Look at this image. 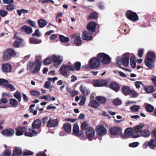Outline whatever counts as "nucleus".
I'll return each instance as SVG.
<instances>
[{"instance_id":"obj_1","label":"nucleus","mask_w":156,"mask_h":156,"mask_svg":"<svg viewBox=\"0 0 156 156\" xmlns=\"http://www.w3.org/2000/svg\"><path fill=\"white\" fill-rule=\"evenodd\" d=\"M144 127L143 124L140 123L134 128V133L133 135V137L137 138L140 135L144 137H147L151 134L150 131L147 129H143Z\"/></svg>"},{"instance_id":"obj_2","label":"nucleus","mask_w":156,"mask_h":156,"mask_svg":"<svg viewBox=\"0 0 156 156\" xmlns=\"http://www.w3.org/2000/svg\"><path fill=\"white\" fill-rule=\"evenodd\" d=\"M27 66V69L30 70L32 73H37L40 69L41 62L39 59H37L34 62H29Z\"/></svg>"},{"instance_id":"obj_3","label":"nucleus","mask_w":156,"mask_h":156,"mask_svg":"<svg viewBox=\"0 0 156 156\" xmlns=\"http://www.w3.org/2000/svg\"><path fill=\"white\" fill-rule=\"evenodd\" d=\"M73 67H71L70 65H63L60 69V72L63 76L68 78L70 75V70L73 71Z\"/></svg>"},{"instance_id":"obj_4","label":"nucleus","mask_w":156,"mask_h":156,"mask_svg":"<svg viewBox=\"0 0 156 156\" xmlns=\"http://www.w3.org/2000/svg\"><path fill=\"white\" fill-rule=\"evenodd\" d=\"M129 53H126L124 55L123 58L120 56H118L116 58V62L119 65L122 64L124 66L127 67L129 65Z\"/></svg>"},{"instance_id":"obj_5","label":"nucleus","mask_w":156,"mask_h":156,"mask_svg":"<svg viewBox=\"0 0 156 156\" xmlns=\"http://www.w3.org/2000/svg\"><path fill=\"white\" fill-rule=\"evenodd\" d=\"M100 62L103 64H107L110 62V58L108 55L104 53H99L97 56Z\"/></svg>"},{"instance_id":"obj_6","label":"nucleus","mask_w":156,"mask_h":156,"mask_svg":"<svg viewBox=\"0 0 156 156\" xmlns=\"http://www.w3.org/2000/svg\"><path fill=\"white\" fill-rule=\"evenodd\" d=\"M52 59L54 66L56 68H58L63 61V58L62 56L54 55L52 56Z\"/></svg>"},{"instance_id":"obj_7","label":"nucleus","mask_w":156,"mask_h":156,"mask_svg":"<svg viewBox=\"0 0 156 156\" xmlns=\"http://www.w3.org/2000/svg\"><path fill=\"white\" fill-rule=\"evenodd\" d=\"M126 16L128 19L133 22L136 21L139 19L138 16L136 13L130 10L126 12Z\"/></svg>"},{"instance_id":"obj_8","label":"nucleus","mask_w":156,"mask_h":156,"mask_svg":"<svg viewBox=\"0 0 156 156\" xmlns=\"http://www.w3.org/2000/svg\"><path fill=\"white\" fill-rule=\"evenodd\" d=\"M100 61L97 57H94L89 62V65L92 69L97 68L100 66Z\"/></svg>"},{"instance_id":"obj_9","label":"nucleus","mask_w":156,"mask_h":156,"mask_svg":"<svg viewBox=\"0 0 156 156\" xmlns=\"http://www.w3.org/2000/svg\"><path fill=\"white\" fill-rule=\"evenodd\" d=\"M41 129H39L37 131L33 128L28 129V131L25 133V135L26 136L29 137H32L34 136H36L39 134L41 131Z\"/></svg>"},{"instance_id":"obj_10","label":"nucleus","mask_w":156,"mask_h":156,"mask_svg":"<svg viewBox=\"0 0 156 156\" xmlns=\"http://www.w3.org/2000/svg\"><path fill=\"white\" fill-rule=\"evenodd\" d=\"M9 81L4 79H0V85H4L5 86L9 88L11 90L14 91L16 90L14 86L12 84L9 83Z\"/></svg>"},{"instance_id":"obj_11","label":"nucleus","mask_w":156,"mask_h":156,"mask_svg":"<svg viewBox=\"0 0 156 156\" xmlns=\"http://www.w3.org/2000/svg\"><path fill=\"white\" fill-rule=\"evenodd\" d=\"M96 131L97 134L99 136H104L107 133V130L102 125L97 126Z\"/></svg>"},{"instance_id":"obj_12","label":"nucleus","mask_w":156,"mask_h":156,"mask_svg":"<svg viewBox=\"0 0 156 156\" xmlns=\"http://www.w3.org/2000/svg\"><path fill=\"white\" fill-rule=\"evenodd\" d=\"M110 133L112 135H119L122 133L121 129L117 127H113L110 130Z\"/></svg>"},{"instance_id":"obj_13","label":"nucleus","mask_w":156,"mask_h":156,"mask_svg":"<svg viewBox=\"0 0 156 156\" xmlns=\"http://www.w3.org/2000/svg\"><path fill=\"white\" fill-rule=\"evenodd\" d=\"M1 68L2 71L5 73L10 72L12 70V67L11 65L8 63L2 64Z\"/></svg>"},{"instance_id":"obj_14","label":"nucleus","mask_w":156,"mask_h":156,"mask_svg":"<svg viewBox=\"0 0 156 156\" xmlns=\"http://www.w3.org/2000/svg\"><path fill=\"white\" fill-rule=\"evenodd\" d=\"M106 81L104 80H95L93 83L94 86L95 87H102L105 86L107 84Z\"/></svg>"},{"instance_id":"obj_15","label":"nucleus","mask_w":156,"mask_h":156,"mask_svg":"<svg viewBox=\"0 0 156 156\" xmlns=\"http://www.w3.org/2000/svg\"><path fill=\"white\" fill-rule=\"evenodd\" d=\"M96 23L93 21L90 22L87 26V29L89 32H94L95 31Z\"/></svg>"},{"instance_id":"obj_16","label":"nucleus","mask_w":156,"mask_h":156,"mask_svg":"<svg viewBox=\"0 0 156 156\" xmlns=\"http://www.w3.org/2000/svg\"><path fill=\"white\" fill-rule=\"evenodd\" d=\"M15 132L14 129H8L3 130L2 131V134L6 136H11L13 135Z\"/></svg>"},{"instance_id":"obj_17","label":"nucleus","mask_w":156,"mask_h":156,"mask_svg":"<svg viewBox=\"0 0 156 156\" xmlns=\"http://www.w3.org/2000/svg\"><path fill=\"white\" fill-rule=\"evenodd\" d=\"M86 133L89 138L92 137L95 134L94 130L93 128L89 127L86 129Z\"/></svg>"},{"instance_id":"obj_18","label":"nucleus","mask_w":156,"mask_h":156,"mask_svg":"<svg viewBox=\"0 0 156 156\" xmlns=\"http://www.w3.org/2000/svg\"><path fill=\"white\" fill-rule=\"evenodd\" d=\"M41 125V122L40 120L37 119L34 121L32 123V128L34 129H41L40 127Z\"/></svg>"},{"instance_id":"obj_19","label":"nucleus","mask_w":156,"mask_h":156,"mask_svg":"<svg viewBox=\"0 0 156 156\" xmlns=\"http://www.w3.org/2000/svg\"><path fill=\"white\" fill-rule=\"evenodd\" d=\"M154 60L153 59L147 58L145 60V63L148 67L152 68L154 66Z\"/></svg>"},{"instance_id":"obj_20","label":"nucleus","mask_w":156,"mask_h":156,"mask_svg":"<svg viewBox=\"0 0 156 156\" xmlns=\"http://www.w3.org/2000/svg\"><path fill=\"white\" fill-rule=\"evenodd\" d=\"M22 31L25 32L27 34H29L33 32L32 30L31 27L29 26L24 25L22 27L21 29Z\"/></svg>"},{"instance_id":"obj_21","label":"nucleus","mask_w":156,"mask_h":156,"mask_svg":"<svg viewBox=\"0 0 156 156\" xmlns=\"http://www.w3.org/2000/svg\"><path fill=\"white\" fill-rule=\"evenodd\" d=\"M111 88L116 92H118L120 88V87L117 83L115 82L111 83L110 84Z\"/></svg>"},{"instance_id":"obj_22","label":"nucleus","mask_w":156,"mask_h":156,"mask_svg":"<svg viewBox=\"0 0 156 156\" xmlns=\"http://www.w3.org/2000/svg\"><path fill=\"white\" fill-rule=\"evenodd\" d=\"M22 153L21 148L19 147H15L14 148L11 156H20L22 154Z\"/></svg>"},{"instance_id":"obj_23","label":"nucleus","mask_w":156,"mask_h":156,"mask_svg":"<svg viewBox=\"0 0 156 156\" xmlns=\"http://www.w3.org/2000/svg\"><path fill=\"white\" fill-rule=\"evenodd\" d=\"M82 38L83 40H90L92 39V36L91 33H89L86 30L84 31L83 33Z\"/></svg>"},{"instance_id":"obj_24","label":"nucleus","mask_w":156,"mask_h":156,"mask_svg":"<svg viewBox=\"0 0 156 156\" xmlns=\"http://www.w3.org/2000/svg\"><path fill=\"white\" fill-rule=\"evenodd\" d=\"M79 129L78 125L77 124H75L73 128V133L77 136L82 135L83 132L79 131Z\"/></svg>"},{"instance_id":"obj_25","label":"nucleus","mask_w":156,"mask_h":156,"mask_svg":"<svg viewBox=\"0 0 156 156\" xmlns=\"http://www.w3.org/2000/svg\"><path fill=\"white\" fill-rule=\"evenodd\" d=\"M145 145L148 146L153 148L154 147H156V140L151 139L149 142L147 141L144 143Z\"/></svg>"},{"instance_id":"obj_26","label":"nucleus","mask_w":156,"mask_h":156,"mask_svg":"<svg viewBox=\"0 0 156 156\" xmlns=\"http://www.w3.org/2000/svg\"><path fill=\"white\" fill-rule=\"evenodd\" d=\"M80 90L82 94L86 95H88L90 93V90L83 84L81 85Z\"/></svg>"},{"instance_id":"obj_27","label":"nucleus","mask_w":156,"mask_h":156,"mask_svg":"<svg viewBox=\"0 0 156 156\" xmlns=\"http://www.w3.org/2000/svg\"><path fill=\"white\" fill-rule=\"evenodd\" d=\"M88 106L92 108H96L99 107L100 105L95 100H91L89 102Z\"/></svg>"},{"instance_id":"obj_28","label":"nucleus","mask_w":156,"mask_h":156,"mask_svg":"<svg viewBox=\"0 0 156 156\" xmlns=\"http://www.w3.org/2000/svg\"><path fill=\"white\" fill-rule=\"evenodd\" d=\"M41 41V40L37 39L34 37H30L29 40V43L31 44H37L40 43Z\"/></svg>"},{"instance_id":"obj_29","label":"nucleus","mask_w":156,"mask_h":156,"mask_svg":"<svg viewBox=\"0 0 156 156\" xmlns=\"http://www.w3.org/2000/svg\"><path fill=\"white\" fill-rule=\"evenodd\" d=\"M122 93L125 95H127L130 93V89L129 87L124 86L122 89Z\"/></svg>"},{"instance_id":"obj_30","label":"nucleus","mask_w":156,"mask_h":156,"mask_svg":"<svg viewBox=\"0 0 156 156\" xmlns=\"http://www.w3.org/2000/svg\"><path fill=\"white\" fill-rule=\"evenodd\" d=\"M64 128L67 132L70 133L71 131V126L69 123H65L64 125Z\"/></svg>"},{"instance_id":"obj_31","label":"nucleus","mask_w":156,"mask_h":156,"mask_svg":"<svg viewBox=\"0 0 156 156\" xmlns=\"http://www.w3.org/2000/svg\"><path fill=\"white\" fill-rule=\"evenodd\" d=\"M22 41V40L21 38H18L14 43V47L16 48H19L21 45Z\"/></svg>"},{"instance_id":"obj_32","label":"nucleus","mask_w":156,"mask_h":156,"mask_svg":"<svg viewBox=\"0 0 156 156\" xmlns=\"http://www.w3.org/2000/svg\"><path fill=\"white\" fill-rule=\"evenodd\" d=\"M58 120L57 119H49V127H54L57 126L58 124Z\"/></svg>"},{"instance_id":"obj_33","label":"nucleus","mask_w":156,"mask_h":156,"mask_svg":"<svg viewBox=\"0 0 156 156\" xmlns=\"http://www.w3.org/2000/svg\"><path fill=\"white\" fill-rule=\"evenodd\" d=\"M134 132V130L133 128H128L126 129L125 131V135L127 136H131L132 135L133 136V135L134 134L133 133Z\"/></svg>"},{"instance_id":"obj_34","label":"nucleus","mask_w":156,"mask_h":156,"mask_svg":"<svg viewBox=\"0 0 156 156\" xmlns=\"http://www.w3.org/2000/svg\"><path fill=\"white\" fill-rule=\"evenodd\" d=\"M144 90L148 93H150L154 91L153 87L151 86L145 87H144Z\"/></svg>"},{"instance_id":"obj_35","label":"nucleus","mask_w":156,"mask_h":156,"mask_svg":"<svg viewBox=\"0 0 156 156\" xmlns=\"http://www.w3.org/2000/svg\"><path fill=\"white\" fill-rule=\"evenodd\" d=\"M38 23L41 28L44 27L47 24V22L42 19H41L38 20Z\"/></svg>"},{"instance_id":"obj_36","label":"nucleus","mask_w":156,"mask_h":156,"mask_svg":"<svg viewBox=\"0 0 156 156\" xmlns=\"http://www.w3.org/2000/svg\"><path fill=\"white\" fill-rule=\"evenodd\" d=\"M96 99L101 104H104L106 101V99L102 96H97L96 97Z\"/></svg>"},{"instance_id":"obj_37","label":"nucleus","mask_w":156,"mask_h":156,"mask_svg":"<svg viewBox=\"0 0 156 156\" xmlns=\"http://www.w3.org/2000/svg\"><path fill=\"white\" fill-rule=\"evenodd\" d=\"M14 97L16 98L18 101L19 102H20L21 100V93L19 91H17L14 94Z\"/></svg>"},{"instance_id":"obj_38","label":"nucleus","mask_w":156,"mask_h":156,"mask_svg":"<svg viewBox=\"0 0 156 156\" xmlns=\"http://www.w3.org/2000/svg\"><path fill=\"white\" fill-rule=\"evenodd\" d=\"M18 103V101L15 99L12 98L9 100V104L13 107H16Z\"/></svg>"},{"instance_id":"obj_39","label":"nucleus","mask_w":156,"mask_h":156,"mask_svg":"<svg viewBox=\"0 0 156 156\" xmlns=\"http://www.w3.org/2000/svg\"><path fill=\"white\" fill-rule=\"evenodd\" d=\"M71 67H73V71L75 70H79L80 69L81 63L80 62H75L74 64V66H70Z\"/></svg>"},{"instance_id":"obj_40","label":"nucleus","mask_w":156,"mask_h":156,"mask_svg":"<svg viewBox=\"0 0 156 156\" xmlns=\"http://www.w3.org/2000/svg\"><path fill=\"white\" fill-rule=\"evenodd\" d=\"M75 43L77 46L81 45V40L80 37H77L74 40Z\"/></svg>"},{"instance_id":"obj_41","label":"nucleus","mask_w":156,"mask_h":156,"mask_svg":"<svg viewBox=\"0 0 156 156\" xmlns=\"http://www.w3.org/2000/svg\"><path fill=\"white\" fill-rule=\"evenodd\" d=\"M16 12L19 16H20L22 13H27L28 12L29 10L24 9H17Z\"/></svg>"},{"instance_id":"obj_42","label":"nucleus","mask_w":156,"mask_h":156,"mask_svg":"<svg viewBox=\"0 0 156 156\" xmlns=\"http://www.w3.org/2000/svg\"><path fill=\"white\" fill-rule=\"evenodd\" d=\"M11 154V151L9 149H6L2 154L1 156H10Z\"/></svg>"},{"instance_id":"obj_43","label":"nucleus","mask_w":156,"mask_h":156,"mask_svg":"<svg viewBox=\"0 0 156 156\" xmlns=\"http://www.w3.org/2000/svg\"><path fill=\"white\" fill-rule=\"evenodd\" d=\"M15 5L13 4H9L6 6V10L9 11H12L15 9Z\"/></svg>"},{"instance_id":"obj_44","label":"nucleus","mask_w":156,"mask_h":156,"mask_svg":"<svg viewBox=\"0 0 156 156\" xmlns=\"http://www.w3.org/2000/svg\"><path fill=\"white\" fill-rule=\"evenodd\" d=\"M98 14L96 12H92L90 15L88 19L89 20L97 19L98 18Z\"/></svg>"},{"instance_id":"obj_45","label":"nucleus","mask_w":156,"mask_h":156,"mask_svg":"<svg viewBox=\"0 0 156 156\" xmlns=\"http://www.w3.org/2000/svg\"><path fill=\"white\" fill-rule=\"evenodd\" d=\"M145 108L146 111L149 112H152L154 109V107L149 104H148L146 105Z\"/></svg>"},{"instance_id":"obj_46","label":"nucleus","mask_w":156,"mask_h":156,"mask_svg":"<svg viewBox=\"0 0 156 156\" xmlns=\"http://www.w3.org/2000/svg\"><path fill=\"white\" fill-rule=\"evenodd\" d=\"M6 52H8V54H9L11 57L12 56H15L16 55V52L11 48L8 49Z\"/></svg>"},{"instance_id":"obj_47","label":"nucleus","mask_w":156,"mask_h":156,"mask_svg":"<svg viewBox=\"0 0 156 156\" xmlns=\"http://www.w3.org/2000/svg\"><path fill=\"white\" fill-rule=\"evenodd\" d=\"M60 39L62 42H67L69 41V38L66 37L63 35H59Z\"/></svg>"},{"instance_id":"obj_48","label":"nucleus","mask_w":156,"mask_h":156,"mask_svg":"<svg viewBox=\"0 0 156 156\" xmlns=\"http://www.w3.org/2000/svg\"><path fill=\"white\" fill-rule=\"evenodd\" d=\"M42 122L43 125L46 124L47 127H49V119L48 117L45 116L42 119Z\"/></svg>"},{"instance_id":"obj_49","label":"nucleus","mask_w":156,"mask_h":156,"mask_svg":"<svg viewBox=\"0 0 156 156\" xmlns=\"http://www.w3.org/2000/svg\"><path fill=\"white\" fill-rule=\"evenodd\" d=\"M8 52H7L6 51L4 54L3 58V60L5 61H7L10 59L11 56L8 54Z\"/></svg>"},{"instance_id":"obj_50","label":"nucleus","mask_w":156,"mask_h":156,"mask_svg":"<svg viewBox=\"0 0 156 156\" xmlns=\"http://www.w3.org/2000/svg\"><path fill=\"white\" fill-rule=\"evenodd\" d=\"M140 107L138 105H134L130 108V109L133 112H137L140 109Z\"/></svg>"},{"instance_id":"obj_51","label":"nucleus","mask_w":156,"mask_h":156,"mask_svg":"<svg viewBox=\"0 0 156 156\" xmlns=\"http://www.w3.org/2000/svg\"><path fill=\"white\" fill-rule=\"evenodd\" d=\"M112 102L115 105H119L122 103L121 101L119 99L117 98L115 100H113Z\"/></svg>"},{"instance_id":"obj_52","label":"nucleus","mask_w":156,"mask_h":156,"mask_svg":"<svg viewBox=\"0 0 156 156\" xmlns=\"http://www.w3.org/2000/svg\"><path fill=\"white\" fill-rule=\"evenodd\" d=\"M8 14V12L6 11L3 10L1 9L0 10V15L2 17H5Z\"/></svg>"},{"instance_id":"obj_53","label":"nucleus","mask_w":156,"mask_h":156,"mask_svg":"<svg viewBox=\"0 0 156 156\" xmlns=\"http://www.w3.org/2000/svg\"><path fill=\"white\" fill-rule=\"evenodd\" d=\"M147 58L153 59L154 60L155 58V53L153 52H151L149 53Z\"/></svg>"},{"instance_id":"obj_54","label":"nucleus","mask_w":156,"mask_h":156,"mask_svg":"<svg viewBox=\"0 0 156 156\" xmlns=\"http://www.w3.org/2000/svg\"><path fill=\"white\" fill-rule=\"evenodd\" d=\"M21 130L22 129L21 128V127H19L16 129V134L17 136H19L22 135L23 134V133L22 132Z\"/></svg>"},{"instance_id":"obj_55","label":"nucleus","mask_w":156,"mask_h":156,"mask_svg":"<svg viewBox=\"0 0 156 156\" xmlns=\"http://www.w3.org/2000/svg\"><path fill=\"white\" fill-rule=\"evenodd\" d=\"M41 35L42 34L39 31L38 29H36L34 33L32 34L33 36H36L38 37L41 36Z\"/></svg>"},{"instance_id":"obj_56","label":"nucleus","mask_w":156,"mask_h":156,"mask_svg":"<svg viewBox=\"0 0 156 156\" xmlns=\"http://www.w3.org/2000/svg\"><path fill=\"white\" fill-rule=\"evenodd\" d=\"M30 93L32 95L34 96H38L40 95V93L39 92L34 90L31 91Z\"/></svg>"},{"instance_id":"obj_57","label":"nucleus","mask_w":156,"mask_h":156,"mask_svg":"<svg viewBox=\"0 0 156 156\" xmlns=\"http://www.w3.org/2000/svg\"><path fill=\"white\" fill-rule=\"evenodd\" d=\"M27 23L33 27H34L35 28L37 27H36V22L34 21H33L31 20H28L27 21Z\"/></svg>"},{"instance_id":"obj_58","label":"nucleus","mask_w":156,"mask_h":156,"mask_svg":"<svg viewBox=\"0 0 156 156\" xmlns=\"http://www.w3.org/2000/svg\"><path fill=\"white\" fill-rule=\"evenodd\" d=\"M23 154L25 155H31L33 154V152L30 151L25 150L23 151Z\"/></svg>"},{"instance_id":"obj_59","label":"nucleus","mask_w":156,"mask_h":156,"mask_svg":"<svg viewBox=\"0 0 156 156\" xmlns=\"http://www.w3.org/2000/svg\"><path fill=\"white\" fill-rule=\"evenodd\" d=\"M139 144V143L138 142H134L132 143H130L129 144V147H137Z\"/></svg>"},{"instance_id":"obj_60","label":"nucleus","mask_w":156,"mask_h":156,"mask_svg":"<svg viewBox=\"0 0 156 156\" xmlns=\"http://www.w3.org/2000/svg\"><path fill=\"white\" fill-rule=\"evenodd\" d=\"M14 2L13 0H3V3L4 4H12Z\"/></svg>"},{"instance_id":"obj_61","label":"nucleus","mask_w":156,"mask_h":156,"mask_svg":"<svg viewBox=\"0 0 156 156\" xmlns=\"http://www.w3.org/2000/svg\"><path fill=\"white\" fill-rule=\"evenodd\" d=\"M130 94L132 95V97L133 98H135L137 97L138 94L134 90H131L130 91Z\"/></svg>"},{"instance_id":"obj_62","label":"nucleus","mask_w":156,"mask_h":156,"mask_svg":"<svg viewBox=\"0 0 156 156\" xmlns=\"http://www.w3.org/2000/svg\"><path fill=\"white\" fill-rule=\"evenodd\" d=\"M144 49L142 48H140L138 50V55L140 58H141L142 57L143 54V51Z\"/></svg>"},{"instance_id":"obj_63","label":"nucleus","mask_w":156,"mask_h":156,"mask_svg":"<svg viewBox=\"0 0 156 156\" xmlns=\"http://www.w3.org/2000/svg\"><path fill=\"white\" fill-rule=\"evenodd\" d=\"M134 84L136 87L137 88H138L140 87V85H143V83L141 81H136L134 83Z\"/></svg>"},{"instance_id":"obj_64","label":"nucleus","mask_w":156,"mask_h":156,"mask_svg":"<svg viewBox=\"0 0 156 156\" xmlns=\"http://www.w3.org/2000/svg\"><path fill=\"white\" fill-rule=\"evenodd\" d=\"M82 98H83L80 101L79 105H84L85 101L86 100V98L84 96H82Z\"/></svg>"}]
</instances>
